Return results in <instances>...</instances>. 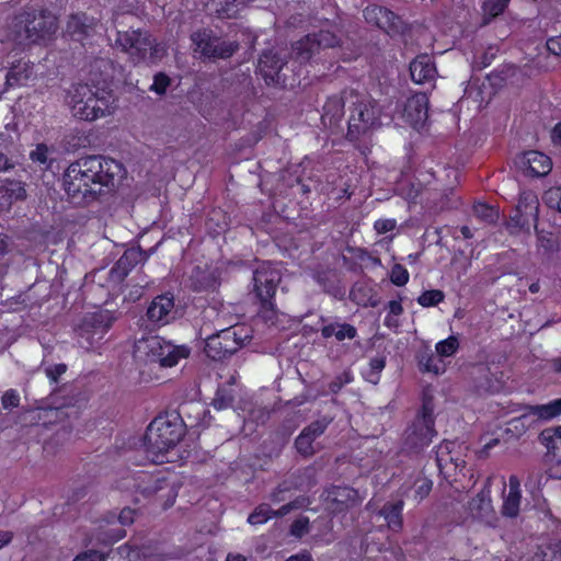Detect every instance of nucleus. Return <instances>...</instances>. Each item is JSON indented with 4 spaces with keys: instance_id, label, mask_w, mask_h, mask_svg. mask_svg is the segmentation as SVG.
Masks as SVG:
<instances>
[{
    "instance_id": "obj_1",
    "label": "nucleus",
    "mask_w": 561,
    "mask_h": 561,
    "mask_svg": "<svg viewBox=\"0 0 561 561\" xmlns=\"http://www.w3.org/2000/svg\"><path fill=\"white\" fill-rule=\"evenodd\" d=\"M123 164L104 156H85L71 162L62 175L68 201L76 206H89L115 191V180Z\"/></svg>"
},
{
    "instance_id": "obj_2",
    "label": "nucleus",
    "mask_w": 561,
    "mask_h": 561,
    "mask_svg": "<svg viewBox=\"0 0 561 561\" xmlns=\"http://www.w3.org/2000/svg\"><path fill=\"white\" fill-rule=\"evenodd\" d=\"M379 98L371 94H359L352 90L350 95L354 101L350 105L346 139L351 142L358 141L363 136L382 124L393 121L399 111V91L394 85H386L379 89Z\"/></svg>"
},
{
    "instance_id": "obj_3",
    "label": "nucleus",
    "mask_w": 561,
    "mask_h": 561,
    "mask_svg": "<svg viewBox=\"0 0 561 561\" xmlns=\"http://www.w3.org/2000/svg\"><path fill=\"white\" fill-rule=\"evenodd\" d=\"M66 100L73 116L85 122H94L111 115L115 103L111 89L89 83L71 84Z\"/></svg>"
},
{
    "instance_id": "obj_4",
    "label": "nucleus",
    "mask_w": 561,
    "mask_h": 561,
    "mask_svg": "<svg viewBox=\"0 0 561 561\" xmlns=\"http://www.w3.org/2000/svg\"><path fill=\"white\" fill-rule=\"evenodd\" d=\"M184 435L183 425L168 415H158L148 425L144 445L148 458L154 463L168 461L167 454L174 448Z\"/></svg>"
},
{
    "instance_id": "obj_5",
    "label": "nucleus",
    "mask_w": 561,
    "mask_h": 561,
    "mask_svg": "<svg viewBox=\"0 0 561 561\" xmlns=\"http://www.w3.org/2000/svg\"><path fill=\"white\" fill-rule=\"evenodd\" d=\"M14 32L28 45H45L54 38L58 20L47 9H26L14 16Z\"/></svg>"
},
{
    "instance_id": "obj_6",
    "label": "nucleus",
    "mask_w": 561,
    "mask_h": 561,
    "mask_svg": "<svg viewBox=\"0 0 561 561\" xmlns=\"http://www.w3.org/2000/svg\"><path fill=\"white\" fill-rule=\"evenodd\" d=\"M294 51L289 60H285L273 49L264 50L257 62V73L267 87L293 89L300 85L301 66L293 64Z\"/></svg>"
},
{
    "instance_id": "obj_7",
    "label": "nucleus",
    "mask_w": 561,
    "mask_h": 561,
    "mask_svg": "<svg viewBox=\"0 0 561 561\" xmlns=\"http://www.w3.org/2000/svg\"><path fill=\"white\" fill-rule=\"evenodd\" d=\"M115 46L128 56V60L137 66L140 64H154L161 58L160 45L148 32L140 28L117 31Z\"/></svg>"
},
{
    "instance_id": "obj_8",
    "label": "nucleus",
    "mask_w": 561,
    "mask_h": 561,
    "mask_svg": "<svg viewBox=\"0 0 561 561\" xmlns=\"http://www.w3.org/2000/svg\"><path fill=\"white\" fill-rule=\"evenodd\" d=\"M194 51L203 61L229 59L239 50L237 41H228L209 27L198 28L191 34Z\"/></svg>"
},
{
    "instance_id": "obj_9",
    "label": "nucleus",
    "mask_w": 561,
    "mask_h": 561,
    "mask_svg": "<svg viewBox=\"0 0 561 561\" xmlns=\"http://www.w3.org/2000/svg\"><path fill=\"white\" fill-rule=\"evenodd\" d=\"M436 434L434 404L431 398H424L421 410L405 431L404 445L413 451L422 450Z\"/></svg>"
},
{
    "instance_id": "obj_10",
    "label": "nucleus",
    "mask_w": 561,
    "mask_h": 561,
    "mask_svg": "<svg viewBox=\"0 0 561 561\" xmlns=\"http://www.w3.org/2000/svg\"><path fill=\"white\" fill-rule=\"evenodd\" d=\"M112 327L111 317L104 311L85 314L75 329L79 347L91 351L98 346Z\"/></svg>"
},
{
    "instance_id": "obj_11",
    "label": "nucleus",
    "mask_w": 561,
    "mask_h": 561,
    "mask_svg": "<svg viewBox=\"0 0 561 561\" xmlns=\"http://www.w3.org/2000/svg\"><path fill=\"white\" fill-rule=\"evenodd\" d=\"M282 280L280 272L270 265H262L253 273L255 297L260 301L262 311L275 312V294Z\"/></svg>"
},
{
    "instance_id": "obj_12",
    "label": "nucleus",
    "mask_w": 561,
    "mask_h": 561,
    "mask_svg": "<svg viewBox=\"0 0 561 561\" xmlns=\"http://www.w3.org/2000/svg\"><path fill=\"white\" fill-rule=\"evenodd\" d=\"M339 44L340 39L331 31L320 30L317 33L307 34L293 44V64H299L300 66L309 64L311 58L321 49L333 48Z\"/></svg>"
},
{
    "instance_id": "obj_13",
    "label": "nucleus",
    "mask_w": 561,
    "mask_h": 561,
    "mask_svg": "<svg viewBox=\"0 0 561 561\" xmlns=\"http://www.w3.org/2000/svg\"><path fill=\"white\" fill-rule=\"evenodd\" d=\"M243 345V339L238 334L237 327L224 329L205 340L204 353L215 362L229 358Z\"/></svg>"
},
{
    "instance_id": "obj_14",
    "label": "nucleus",
    "mask_w": 561,
    "mask_h": 561,
    "mask_svg": "<svg viewBox=\"0 0 561 561\" xmlns=\"http://www.w3.org/2000/svg\"><path fill=\"white\" fill-rule=\"evenodd\" d=\"M472 522L489 528H495L499 517L491 500V478H486L482 489L470 499L466 506Z\"/></svg>"
},
{
    "instance_id": "obj_15",
    "label": "nucleus",
    "mask_w": 561,
    "mask_h": 561,
    "mask_svg": "<svg viewBox=\"0 0 561 561\" xmlns=\"http://www.w3.org/2000/svg\"><path fill=\"white\" fill-rule=\"evenodd\" d=\"M456 442L444 440L435 451L439 474L448 482H457L459 474L465 476L466 460L462 454L456 450Z\"/></svg>"
},
{
    "instance_id": "obj_16",
    "label": "nucleus",
    "mask_w": 561,
    "mask_h": 561,
    "mask_svg": "<svg viewBox=\"0 0 561 561\" xmlns=\"http://www.w3.org/2000/svg\"><path fill=\"white\" fill-rule=\"evenodd\" d=\"M367 23L377 26L390 36L399 35L404 32L402 19L391 10L381 5H368L364 12Z\"/></svg>"
},
{
    "instance_id": "obj_17",
    "label": "nucleus",
    "mask_w": 561,
    "mask_h": 561,
    "mask_svg": "<svg viewBox=\"0 0 561 561\" xmlns=\"http://www.w3.org/2000/svg\"><path fill=\"white\" fill-rule=\"evenodd\" d=\"M399 111L402 118L414 129H420L424 126L428 117V98L426 93L420 92L407 99L405 103L401 105L399 102Z\"/></svg>"
},
{
    "instance_id": "obj_18",
    "label": "nucleus",
    "mask_w": 561,
    "mask_h": 561,
    "mask_svg": "<svg viewBox=\"0 0 561 561\" xmlns=\"http://www.w3.org/2000/svg\"><path fill=\"white\" fill-rule=\"evenodd\" d=\"M305 504L306 499L304 496L296 497L295 500L282 505L278 510H273L270 504L261 503L249 515L248 523L251 525H262L274 517H284L291 511L304 507Z\"/></svg>"
},
{
    "instance_id": "obj_19",
    "label": "nucleus",
    "mask_w": 561,
    "mask_h": 561,
    "mask_svg": "<svg viewBox=\"0 0 561 561\" xmlns=\"http://www.w3.org/2000/svg\"><path fill=\"white\" fill-rule=\"evenodd\" d=\"M219 285L218 271L208 265L193 267L187 280L188 288L195 293L215 291Z\"/></svg>"
},
{
    "instance_id": "obj_20",
    "label": "nucleus",
    "mask_w": 561,
    "mask_h": 561,
    "mask_svg": "<svg viewBox=\"0 0 561 561\" xmlns=\"http://www.w3.org/2000/svg\"><path fill=\"white\" fill-rule=\"evenodd\" d=\"M98 20L84 12L73 13L68 18L66 33L72 41L84 44L95 33Z\"/></svg>"
},
{
    "instance_id": "obj_21",
    "label": "nucleus",
    "mask_w": 561,
    "mask_h": 561,
    "mask_svg": "<svg viewBox=\"0 0 561 561\" xmlns=\"http://www.w3.org/2000/svg\"><path fill=\"white\" fill-rule=\"evenodd\" d=\"M527 413L523 414L520 417H516L510 422L516 430L520 425L525 431L524 420L527 419L528 415L536 416L542 421H549L554 417L561 415V398L549 401L546 404H536L527 407Z\"/></svg>"
},
{
    "instance_id": "obj_22",
    "label": "nucleus",
    "mask_w": 561,
    "mask_h": 561,
    "mask_svg": "<svg viewBox=\"0 0 561 561\" xmlns=\"http://www.w3.org/2000/svg\"><path fill=\"white\" fill-rule=\"evenodd\" d=\"M524 172L528 176L542 178L552 169L551 158L543 152L529 150L523 157Z\"/></svg>"
},
{
    "instance_id": "obj_23",
    "label": "nucleus",
    "mask_w": 561,
    "mask_h": 561,
    "mask_svg": "<svg viewBox=\"0 0 561 561\" xmlns=\"http://www.w3.org/2000/svg\"><path fill=\"white\" fill-rule=\"evenodd\" d=\"M538 438L546 447L547 461L561 465V425L542 430Z\"/></svg>"
},
{
    "instance_id": "obj_24",
    "label": "nucleus",
    "mask_w": 561,
    "mask_h": 561,
    "mask_svg": "<svg viewBox=\"0 0 561 561\" xmlns=\"http://www.w3.org/2000/svg\"><path fill=\"white\" fill-rule=\"evenodd\" d=\"M12 57L9 70L5 75V83L9 87H20L27 83L28 79L33 76L34 64L24 57L19 59Z\"/></svg>"
},
{
    "instance_id": "obj_25",
    "label": "nucleus",
    "mask_w": 561,
    "mask_h": 561,
    "mask_svg": "<svg viewBox=\"0 0 561 561\" xmlns=\"http://www.w3.org/2000/svg\"><path fill=\"white\" fill-rule=\"evenodd\" d=\"M436 75V67L427 54L417 55L410 62V76L413 82L424 84L432 81Z\"/></svg>"
},
{
    "instance_id": "obj_26",
    "label": "nucleus",
    "mask_w": 561,
    "mask_h": 561,
    "mask_svg": "<svg viewBox=\"0 0 561 561\" xmlns=\"http://www.w3.org/2000/svg\"><path fill=\"white\" fill-rule=\"evenodd\" d=\"M136 490L146 497L156 495L159 491L169 488V481L161 474L139 471L136 477Z\"/></svg>"
},
{
    "instance_id": "obj_27",
    "label": "nucleus",
    "mask_w": 561,
    "mask_h": 561,
    "mask_svg": "<svg viewBox=\"0 0 561 561\" xmlns=\"http://www.w3.org/2000/svg\"><path fill=\"white\" fill-rule=\"evenodd\" d=\"M174 307V299L167 294L159 295L149 305L147 309V318L149 321L158 325L169 322L170 312Z\"/></svg>"
},
{
    "instance_id": "obj_28",
    "label": "nucleus",
    "mask_w": 561,
    "mask_h": 561,
    "mask_svg": "<svg viewBox=\"0 0 561 561\" xmlns=\"http://www.w3.org/2000/svg\"><path fill=\"white\" fill-rule=\"evenodd\" d=\"M520 481L517 476L512 474L508 478V493L504 496L502 514L507 517H516L520 507Z\"/></svg>"
},
{
    "instance_id": "obj_29",
    "label": "nucleus",
    "mask_w": 561,
    "mask_h": 561,
    "mask_svg": "<svg viewBox=\"0 0 561 561\" xmlns=\"http://www.w3.org/2000/svg\"><path fill=\"white\" fill-rule=\"evenodd\" d=\"M325 493L327 501L341 506L339 511H342L343 507L353 506L358 501L357 490L348 485H331Z\"/></svg>"
},
{
    "instance_id": "obj_30",
    "label": "nucleus",
    "mask_w": 561,
    "mask_h": 561,
    "mask_svg": "<svg viewBox=\"0 0 561 561\" xmlns=\"http://www.w3.org/2000/svg\"><path fill=\"white\" fill-rule=\"evenodd\" d=\"M416 362L420 371L423 374L442 375L446 370L443 358L430 347H425L417 353Z\"/></svg>"
},
{
    "instance_id": "obj_31",
    "label": "nucleus",
    "mask_w": 561,
    "mask_h": 561,
    "mask_svg": "<svg viewBox=\"0 0 561 561\" xmlns=\"http://www.w3.org/2000/svg\"><path fill=\"white\" fill-rule=\"evenodd\" d=\"M345 100L342 95L333 94L328 96L323 107L321 119L323 124L336 126L344 116Z\"/></svg>"
},
{
    "instance_id": "obj_32",
    "label": "nucleus",
    "mask_w": 561,
    "mask_h": 561,
    "mask_svg": "<svg viewBox=\"0 0 561 561\" xmlns=\"http://www.w3.org/2000/svg\"><path fill=\"white\" fill-rule=\"evenodd\" d=\"M403 507L404 502L402 500H398L396 502H387L379 512L380 516L385 518L388 528L394 533H398L402 529Z\"/></svg>"
},
{
    "instance_id": "obj_33",
    "label": "nucleus",
    "mask_w": 561,
    "mask_h": 561,
    "mask_svg": "<svg viewBox=\"0 0 561 561\" xmlns=\"http://www.w3.org/2000/svg\"><path fill=\"white\" fill-rule=\"evenodd\" d=\"M321 336L325 340L334 336L336 341L353 340L357 336V329L350 323L332 322L324 324L321 330Z\"/></svg>"
},
{
    "instance_id": "obj_34",
    "label": "nucleus",
    "mask_w": 561,
    "mask_h": 561,
    "mask_svg": "<svg viewBox=\"0 0 561 561\" xmlns=\"http://www.w3.org/2000/svg\"><path fill=\"white\" fill-rule=\"evenodd\" d=\"M164 355L160 357V366L174 367L183 358H187L191 354V348L186 345H175L168 341L164 346Z\"/></svg>"
},
{
    "instance_id": "obj_35",
    "label": "nucleus",
    "mask_w": 561,
    "mask_h": 561,
    "mask_svg": "<svg viewBox=\"0 0 561 561\" xmlns=\"http://www.w3.org/2000/svg\"><path fill=\"white\" fill-rule=\"evenodd\" d=\"M167 344L168 341L160 336H150L139 343L138 350L144 348L150 362L160 364V357H163Z\"/></svg>"
},
{
    "instance_id": "obj_36",
    "label": "nucleus",
    "mask_w": 561,
    "mask_h": 561,
    "mask_svg": "<svg viewBox=\"0 0 561 561\" xmlns=\"http://www.w3.org/2000/svg\"><path fill=\"white\" fill-rule=\"evenodd\" d=\"M150 256V252L142 250L140 247L129 248L124 251L118 259L123 265L133 271L138 264H145Z\"/></svg>"
},
{
    "instance_id": "obj_37",
    "label": "nucleus",
    "mask_w": 561,
    "mask_h": 561,
    "mask_svg": "<svg viewBox=\"0 0 561 561\" xmlns=\"http://www.w3.org/2000/svg\"><path fill=\"white\" fill-rule=\"evenodd\" d=\"M516 208L518 211H524L531 216L535 221L538 219L539 201L534 193L523 192L519 195Z\"/></svg>"
},
{
    "instance_id": "obj_38",
    "label": "nucleus",
    "mask_w": 561,
    "mask_h": 561,
    "mask_svg": "<svg viewBox=\"0 0 561 561\" xmlns=\"http://www.w3.org/2000/svg\"><path fill=\"white\" fill-rule=\"evenodd\" d=\"M313 278L325 293L331 294L335 289L336 272L334 270H319Z\"/></svg>"
},
{
    "instance_id": "obj_39",
    "label": "nucleus",
    "mask_w": 561,
    "mask_h": 561,
    "mask_svg": "<svg viewBox=\"0 0 561 561\" xmlns=\"http://www.w3.org/2000/svg\"><path fill=\"white\" fill-rule=\"evenodd\" d=\"M459 350V340L455 335H449L447 339L436 343L435 352L443 357H450Z\"/></svg>"
},
{
    "instance_id": "obj_40",
    "label": "nucleus",
    "mask_w": 561,
    "mask_h": 561,
    "mask_svg": "<svg viewBox=\"0 0 561 561\" xmlns=\"http://www.w3.org/2000/svg\"><path fill=\"white\" fill-rule=\"evenodd\" d=\"M473 213L478 218L488 224H494L499 219V210L486 203H476L473 205Z\"/></svg>"
},
{
    "instance_id": "obj_41",
    "label": "nucleus",
    "mask_w": 561,
    "mask_h": 561,
    "mask_svg": "<svg viewBox=\"0 0 561 561\" xmlns=\"http://www.w3.org/2000/svg\"><path fill=\"white\" fill-rule=\"evenodd\" d=\"M445 299V294L440 289H430L423 291L417 298L416 301L420 306L424 308L435 307L443 302Z\"/></svg>"
},
{
    "instance_id": "obj_42",
    "label": "nucleus",
    "mask_w": 561,
    "mask_h": 561,
    "mask_svg": "<svg viewBox=\"0 0 561 561\" xmlns=\"http://www.w3.org/2000/svg\"><path fill=\"white\" fill-rule=\"evenodd\" d=\"M233 402L234 396L232 394V391L225 387H219L215 393L211 404L216 410H226L232 407Z\"/></svg>"
},
{
    "instance_id": "obj_43",
    "label": "nucleus",
    "mask_w": 561,
    "mask_h": 561,
    "mask_svg": "<svg viewBox=\"0 0 561 561\" xmlns=\"http://www.w3.org/2000/svg\"><path fill=\"white\" fill-rule=\"evenodd\" d=\"M331 422V417L324 416L322 419L311 422L302 430V432L307 433V435H309L311 439L316 440L325 432Z\"/></svg>"
},
{
    "instance_id": "obj_44",
    "label": "nucleus",
    "mask_w": 561,
    "mask_h": 561,
    "mask_svg": "<svg viewBox=\"0 0 561 561\" xmlns=\"http://www.w3.org/2000/svg\"><path fill=\"white\" fill-rule=\"evenodd\" d=\"M313 443L314 440L301 431L295 439V447L300 455L310 457L314 454Z\"/></svg>"
},
{
    "instance_id": "obj_45",
    "label": "nucleus",
    "mask_w": 561,
    "mask_h": 561,
    "mask_svg": "<svg viewBox=\"0 0 561 561\" xmlns=\"http://www.w3.org/2000/svg\"><path fill=\"white\" fill-rule=\"evenodd\" d=\"M30 158L33 162L38 163L44 170L50 167L48 159V147L45 144H38L34 150L31 151Z\"/></svg>"
},
{
    "instance_id": "obj_46",
    "label": "nucleus",
    "mask_w": 561,
    "mask_h": 561,
    "mask_svg": "<svg viewBox=\"0 0 561 561\" xmlns=\"http://www.w3.org/2000/svg\"><path fill=\"white\" fill-rule=\"evenodd\" d=\"M543 202L549 208L561 213V186L547 190L543 194Z\"/></svg>"
},
{
    "instance_id": "obj_47",
    "label": "nucleus",
    "mask_w": 561,
    "mask_h": 561,
    "mask_svg": "<svg viewBox=\"0 0 561 561\" xmlns=\"http://www.w3.org/2000/svg\"><path fill=\"white\" fill-rule=\"evenodd\" d=\"M410 275L408 270L399 263H396L390 271V280L393 285L401 287L409 282Z\"/></svg>"
},
{
    "instance_id": "obj_48",
    "label": "nucleus",
    "mask_w": 561,
    "mask_h": 561,
    "mask_svg": "<svg viewBox=\"0 0 561 561\" xmlns=\"http://www.w3.org/2000/svg\"><path fill=\"white\" fill-rule=\"evenodd\" d=\"M310 528V522L307 516H300L296 518L289 528V534L296 538H301L308 534Z\"/></svg>"
},
{
    "instance_id": "obj_49",
    "label": "nucleus",
    "mask_w": 561,
    "mask_h": 561,
    "mask_svg": "<svg viewBox=\"0 0 561 561\" xmlns=\"http://www.w3.org/2000/svg\"><path fill=\"white\" fill-rule=\"evenodd\" d=\"M511 0H486L483 4L484 11L495 18L502 14L508 7Z\"/></svg>"
},
{
    "instance_id": "obj_50",
    "label": "nucleus",
    "mask_w": 561,
    "mask_h": 561,
    "mask_svg": "<svg viewBox=\"0 0 561 561\" xmlns=\"http://www.w3.org/2000/svg\"><path fill=\"white\" fill-rule=\"evenodd\" d=\"M170 83L171 80L167 73L158 72L153 77V83L150 89L158 95H163L165 94Z\"/></svg>"
},
{
    "instance_id": "obj_51",
    "label": "nucleus",
    "mask_w": 561,
    "mask_h": 561,
    "mask_svg": "<svg viewBox=\"0 0 561 561\" xmlns=\"http://www.w3.org/2000/svg\"><path fill=\"white\" fill-rule=\"evenodd\" d=\"M538 241L539 247L543 249L546 253H554L559 251L558 239L552 233L539 234Z\"/></svg>"
},
{
    "instance_id": "obj_52",
    "label": "nucleus",
    "mask_w": 561,
    "mask_h": 561,
    "mask_svg": "<svg viewBox=\"0 0 561 561\" xmlns=\"http://www.w3.org/2000/svg\"><path fill=\"white\" fill-rule=\"evenodd\" d=\"M131 271L122 264L119 260L110 270V279L114 283H123Z\"/></svg>"
},
{
    "instance_id": "obj_53",
    "label": "nucleus",
    "mask_w": 561,
    "mask_h": 561,
    "mask_svg": "<svg viewBox=\"0 0 561 561\" xmlns=\"http://www.w3.org/2000/svg\"><path fill=\"white\" fill-rule=\"evenodd\" d=\"M131 271L122 264L119 260L110 270V279L114 283H123Z\"/></svg>"
},
{
    "instance_id": "obj_54",
    "label": "nucleus",
    "mask_w": 561,
    "mask_h": 561,
    "mask_svg": "<svg viewBox=\"0 0 561 561\" xmlns=\"http://www.w3.org/2000/svg\"><path fill=\"white\" fill-rule=\"evenodd\" d=\"M20 394L15 389L7 390L1 397V404L5 410L18 408L20 405Z\"/></svg>"
},
{
    "instance_id": "obj_55",
    "label": "nucleus",
    "mask_w": 561,
    "mask_h": 561,
    "mask_svg": "<svg viewBox=\"0 0 561 561\" xmlns=\"http://www.w3.org/2000/svg\"><path fill=\"white\" fill-rule=\"evenodd\" d=\"M106 553L90 549L77 554L73 561H106Z\"/></svg>"
},
{
    "instance_id": "obj_56",
    "label": "nucleus",
    "mask_w": 561,
    "mask_h": 561,
    "mask_svg": "<svg viewBox=\"0 0 561 561\" xmlns=\"http://www.w3.org/2000/svg\"><path fill=\"white\" fill-rule=\"evenodd\" d=\"M352 381V378L348 373H344L343 375L336 376L328 386L329 392L332 394H337L342 388Z\"/></svg>"
},
{
    "instance_id": "obj_57",
    "label": "nucleus",
    "mask_w": 561,
    "mask_h": 561,
    "mask_svg": "<svg viewBox=\"0 0 561 561\" xmlns=\"http://www.w3.org/2000/svg\"><path fill=\"white\" fill-rule=\"evenodd\" d=\"M290 491V486L287 482L279 483L270 494L272 503L277 504L284 502L287 499V493Z\"/></svg>"
},
{
    "instance_id": "obj_58",
    "label": "nucleus",
    "mask_w": 561,
    "mask_h": 561,
    "mask_svg": "<svg viewBox=\"0 0 561 561\" xmlns=\"http://www.w3.org/2000/svg\"><path fill=\"white\" fill-rule=\"evenodd\" d=\"M67 371V365L64 363L55 364L46 368L45 373L51 383H57L59 378Z\"/></svg>"
},
{
    "instance_id": "obj_59",
    "label": "nucleus",
    "mask_w": 561,
    "mask_h": 561,
    "mask_svg": "<svg viewBox=\"0 0 561 561\" xmlns=\"http://www.w3.org/2000/svg\"><path fill=\"white\" fill-rule=\"evenodd\" d=\"M433 482L432 480L424 478L416 481V489H415V497L419 499V501H422L425 499L430 492L432 491Z\"/></svg>"
},
{
    "instance_id": "obj_60",
    "label": "nucleus",
    "mask_w": 561,
    "mask_h": 561,
    "mask_svg": "<svg viewBox=\"0 0 561 561\" xmlns=\"http://www.w3.org/2000/svg\"><path fill=\"white\" fill-rule=\"evenodd\" d=\"M388 316L386 317L385 319V324L387 327H390L391 323H390V316H394V317H399L403 313L404 309H403V306H402V301H401V298L397 299V300H390L388 302Z\"/></svg>"
},
{
    "instance_id": "obj_61",
    "label": "nucleus",
    "mask_w": 561,
    "mask_h": 561,
    "mask_svg": "<svg viewBox=\"0 0 561 561\" xmlns=\"http://www.w3.org/2000/svg\"><path fill=\"white\" fill-rule=\"evenodd\" d=\"M397 226L396 219H378L374 222V229L379 234L392 231Z\"/></svg>"
},
{
    "instance_id": "obj_62",
    "label": "nucleus",
    "mask_w": 561,
    "mask_h": 561,
    "mask_svg": "<svg viewBox=\"0 0 561 561\" xmlns=\"http://www.w3.org/2000/svg\"><path fill=\"white\" fill-rule=\"evenodd\" d=\"M347 252L352 255L353 259L364 262L370 259V254L367 249L358 248V247H347Z\"/></svg>"
},
{
    "instance_id": "obj_63",
    "label": "nucleus",
    "mask_w": 561,
    "mask_h": 561,
    "mask_svg": "<svg viewBox=\"0 0 561 561\" xmlns=\"http://www.w3.org/2000/svg\"><path fill=\"white\" fill-rule=\"evenodd\" d=\"M136 511L130 507H125L121 511L118 515V520L122 525L127 526L131 525L135 520Z\"/></svg>"
},
{
    "instance_id": "obj_64",
    "label": "nucleus",
    "mask_w": 561,
    "mask_h": 561,
    "mask_svg": "<svg viewBox=\"0 0 561 561\" xmlns=\"http://www.w3.org/2000/svg\"><path fill=\"white\" fill-rule=\"evenodd\" d=\"M546 46L549 53L561 57V36L548 38Z\"/></svg>"
}]
</instances>
